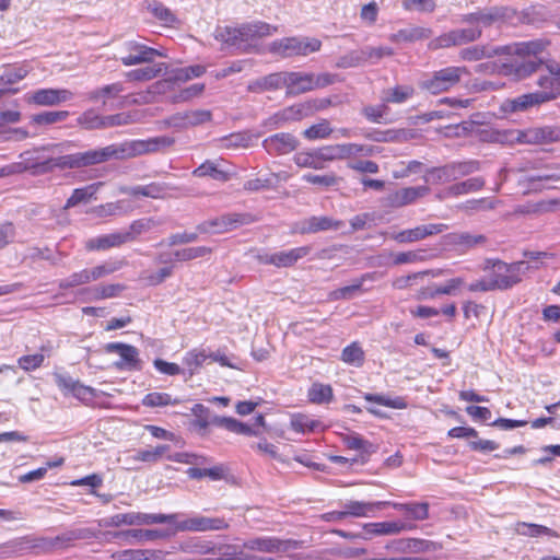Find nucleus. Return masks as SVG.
Segmentation results:
<instances>
[{
  "label": "nucleus",
  "mask_w": 560,
  "mask_h": 560,
  "mask_svg": "<svg viewBox=\"0 0 560 560\" xmlns=\"http://www.w3.org/2000/svg\"><path fill=\"white\" fill-rule=\"evenodd\" d=\"M175 143L174 138L160 136L148 140H133L104 148L92 149L84 152L60 155L56 158L57 168H82L107 162L109 160H126L138 155L156 152L170 148Z\"/></svg>",
  "instance_id": "1"
},
{
  "label": "nucleus",
  "mask_w": 560,
  "mask_h": 560,
  "mask_svg": "<svg viewBox=\"0 0 560 560\" xmlns=\"http://www.w3.org/2000/svg\"><path fill=\"white\" fill-rule=\"evenodd\" d=\"M505 47L510 49L504 55L511 56V59L500 65L499 74L521 81L537 72L544 65L538 57V54L546 48V43L541 39L516 43Z\"/></svg>",
  "instance_id": "2"
},
{
  "label": "nucleus",
  "mask_w": 560,
  "mask_h": 560,
  "mask_svg": "<svg viewBox=\"0 0 560 560\" xmlns=\"http://www.w3.org/2000/svg\"><path fill=\"white\" fill-rule=\"evenodd\" d=\"M481 269L487 273L493 291H505L522 281V275L529 269V266L523 260L508 264L498 258H487Z\"/></svg>",
  "instance_id": "3"
},
{
  "label": "nucleus",
  "mask_w": 560,
  "mask_h": 560,
  "mask_svg": "<svg viewBox=\"0 0 560 560\" xmlns=\"http://www.w3.org/2000/svg\"><path fill=\"white\" fill-rule=\"evenodd\" d=\"M275 32H277L276 26H271L268 23L257 21L243 24L240 27H217L214 37L215 39L229 46L241 48L243 44L247 43L248 40L269 36Z\"/></svg>",
  "instance_id": "4"
},
{
  "label": "nucleus",
  "mask_w": 560,
  "mask_h": 560,
  "mask_svg": "<svg viewBox=\"0 0 560 560\" xmlns=\"http://www.w3.org/2000/svg\"><path fill=\"white\" fill-rule=\"evenodd\" d=\"M515 16V11L505 5H492L478 8L476 11L465 13L460 16L463 24L471 25V30H478L483 33L487 27H501Z\"/></svg>",
  "instance_id": "5"
},
{
  "label": "nucleus",
  "mask_w": 560,
  "mask_h": 560,
  "mask_svg": "<svg viewBox=\"0 0 560 560\" xmlns=\"http://www.w3.org/2000/svg\"><path fill=\"white\" fill-rule=\"evenodd\" d=\"M468 73L466 67L450 66L432 72L420 81L419 88L432 95H439L455 88L462 78Z\"/></svg>",
  "instance_id": "6"
},
{
  "label": "nucleus",
  "mask_w": 560,
  "mask_h": 560,
  "mask_svg": "<svg viewBox=\"0 0 560 560\" xmlns=\"http://www.w3.org/2000/svg\"><path fill=\"white\" fill-rule=\"evenodd\" d=\"M322 42L310 37H285L277 39L270 44L269 50L282 58L294 56H307L311 52L318 51Z\"/></svg>",
  "instance_id": "7"
},
{
  "label": "nucleus",
  "mask_w": 560,
  "mask_h": 560,
  "mask_svg": "<svg viewBox=\"0 0 560 560\" xmlns=\"http://www.w3.org/2000/svg\"><path fill=\"white\" fill-rule=\"evenodd\" d=\"M252 222L253 217L249 213H225L199 223L196 230L201 234H223Z\"/></svg>",
  "instance_id": "8"
},
{
  "label": "nucleus",
  "mask_w": 560,
  "mask_h": 560,
  "mask_svg": "<svg viewBox=\"0 0 560 560\" xmlns=\"http://www.w3.org/2000/svg\"><path fill=\"white\" fill-rule=\"evenodd\" d=\"M177 514H150L141 512H128L109 516L104 520L105 526L119 527L121 525H151L175 523Z\"/></svg>",
  "instance_id": "9"
},
{
  "label": "nucleus",
  "mask_w": 560,
  "mask_h": 560,
  "mask_svg": "<svg viewBox=\"0 0 560 560\" xmlns=\"http://www.w3.org/2000/svg\"><path fill=\"white\" fill-rule=\"evenodd\" d=\"M104 349L107 353L119 354L120 360L114 363L116 369L121 371H140L142 369L139 350L135 346L122 342H109L105 345Z\"/></svg>",
  "instance_id": "10"
},
{
  "label": "nucleus",
  "mask_w": 560,
  "mask_h": 560,
  "mask_svg": "<svg viewBox=\"0 0 560 560\" xmlns=\"http://www.w3.org/2000/svg\"><path fill=\"white\" fill-rule=\"evenodd\" d=\"M373 149L358 143L330 144L320 148L319 155L324 163L336 160H346L357 155H371Z\"/></svg>",
  "instance_id": "11"
},
{
  "label": "nucleus",
  "mask_w": 560,
  "mask_h": 560,
  "mask_svg": "<svg viewBox=\"0 0 560 560\" xmlns=\"http://www.w3.org/2000/svg\"><path fill=\"white\" fill-rule=\"evenodd\" d=\"M176 532H208L222 530L229 527V523L223 517H209L195 515L187 520L175 522Z\"/></svg>",
  "instance_id": "12"
},
{
  "label": "nucleus",
  "mask_w": 560,
  "mask_h": 560,
  "mask_svg": "<svg viewBox=\"0 0 560 560\" xmlns=\"http://www.w3.org/2000/svg\"><path fill=\"white\" fill-rule=\"evenodd\" d=\"M311 250V246H301L273 254L258 255L257 258L261 264L272 265L278 268H288L292 267L300 259L306 257Z\"/></svg>",
  "instance_id": "13"
},
{
  "label": "nucleus",
  "mask_w": 560,
  "mask_h": 560,
  "mask_svg": "<svg viewBox=\"0 0 560 560\" xmlns=\"http://www.w3.org/2000/svg\"><path fill=\"white\" fill-rule=\"evenodd\" d=\"M74 94L67 89H39L25 94L28 104L38 106H56L73 98Z\"/></svg>",
  "instance_id": "14"
},
{
  "label": "nucleus",
  "mask_w": 560,
  "mask_h": 560,
  "mask_svg": "<svg viewBox=\"0 0 560 560\" xmlns=\"http://www.w3.org/2000/svg\"><path fill=\"white\" fill-rule=\"evenodd\" d=\"M126 48L128 50V55L120 58L122 65L126 67L151 63L155 57H165L162 51L138 42L127 43Z\"/></svg>",
  "instance_id": "15"
},
{
  "label": "nucleus",
  "mask_w": 560,
  "mask_h": 560,
  "mask_svg": "<svg viewBox=\"0 0 560 560\" xmlns=\"http://www.w3.org/2000/svg\"><path fill=\"white\" fill-rule=\"evenodd\" d=\"M305 108L306 107H304L303 103L288 106L267 118L264 121V126L269 130H275L285 126L287 124L300 121L307 118Z\"/></svg>",
  "instance_id": "16"
},
{
  "label": "nucleus",
  "mask_w": 560,
  "mask_h": 560,
  "mask_svg": "<svg viewBox=\"0 0 560 560\" xmlns=\"http://www.w3.org/2000/svg\"><path fill=\"white\" fill-rule=\"evenodd\" d=\"M299 144L296 137L289 132H279L262 141L264 149L275 156L289 154L296 150Z\"/></svg>",
  "instance_id": "17"
},
{
  "label": "nucleus",
  "mask_w": 560,
  "mask_h": 560,
  "mask_svg": "<svg viewBox=\"0 0 560 560\" xmlns=\"http://www.w3.org/2000/svg\"><path fill=\"white\" fill-rule=\"evenodd\" d=\"M447 230V225L443 223H430L416 226L395 233L392 238L398 243H413L424 240L428 236L436 235Z\"/></svg>",
  "instance_id": "18"
},
{
  "label": "nucleus",
  "mask_w": 560,
  "mask_h": 560,
  "mask_svg": "<svg viewBox=\"0 0 560 560\" xmlns=\"http://www.w3.org/2000/svg\"><path fill=\"white\" fill-rule=\"evenodd\" d=\"M298 546L299 542L295 540H281L275 537L254 538L245 544L246 548L262 552H285L296 549Z\"/></svg>",
  "instance_id": "19"
},
{
  "label": "nucleus",
  "mask_w": 560,
  "mask_h": 560,
  "mask_svg": "<svg viewBox=\"0 0 560 560\" xmlns=\"http://www.w3.org/2000/svg\"><path fill=\"white\" fill-rule=\"evenodd\" d=\"M343 223L329 217H311L296 224L300 234H314L322 231L339 230Z\"/></svg>",
  "instance_id": "20"
},
{
  "label": "nucleus",
  "mask_w": 560,
  "mask_h": 560,
  "mask_svg": "<svg viewBox=\"0 0 560 560\" xmlns=\"http://www.w3.org/2000/svg\"><path fill=\"white\" fill-rule=\"evenodd\" d=\"M518 141L524 143H551L560 141V127L532 128L518 136Z\"/></svg>",
  "instance_id": "21"
},
{
  "label": "nucleus",
  "mask_w": 560,
  "mask_h": 560,
  "mask_svg": "<svg viewBox=\"0 0 560 560\" xmlns=\"http://www.w3.org/2000/svg\"><path fill=\"white\" fill-rule=\"evenodd\" d=\"M509 47L504 46L491 47L489 45H474L460 49L459 58L465 61H478L485 58L503 55L505 51H509Z\"/></svg>",
  "instance_id": "22"
},
{
  "label": "nucleus",
  "mask_w": 560,
  "mask_h": 560,
  "mask_svg": "<svg viewBox=\"0 0 560 560\" xmlns=\"http://www.w3.org/2000/svg\"><path fill=\"white\" fill-rule=\"evenodd\" d=\"M446 245L458 247L462 250L471 249L478 245H483L487 241L485 235L470 234L468 232H454L444 236Z\"/></svg>",
  "instance_id": "23"
},
{
  "label": "nucleus",
  "mask_w": 560,
  "mask_h": 560,
  "mask_svg": "<svg viewBox=\"0 0 560 560\" xmlns=\"http://www.w3.org/2000/svg\"><path fill=\"white\" fill-rule=\"evenodd\" d=\"M287 81V95L295 96L313 91L311 72L288 71Z\"/></svg>",
  "instance_id": "24"
},
{
  "label": "nucleus",
  "mask_w": 560,
  "mask_h": 560,
  "mask_svg": "<svg viewBox=\"0 0 560 560\" xmlns=\"http://www.w3.org/2000/svg\"><path fill=\"white\" fill-rule=\"evenodd\" d=\"M128 243L124 231L101 235L86 241L85 248L88 250H106L112 247H119Z\"/></svg>",
  "instance_id": "25"
},
{
  "label": "nucleus",
  "mask_w": 560,
  "mask_h": 560,
  "mask_svg": "<svg viewBox=\"0 0 560 560\" xmlns=\"http://www.w3.org/2000/svg\"><path fill=\"white\" fill-rule=\"evenodd\" d=\"M433 31L430 27L411 26L401 28L398 32L390 34L388 39L392 43H415L418 40L428 39L432 36Z\"/></svg>",
  "instance_id": "26"
},
{
  "label": "nucleus",
  "mask_w": 560,
  "mask_h": 560,
  "mask_svg": "<svg viewBox=\"0 0 560 560\" xmlns=\"http://www.w3.org/2000/svg\"><path fill=\"white\" fill-rule=\"evenodd\" d=\"M430 191L428 186L406 187L395 191L390 196V202L395 207L412 203L418 198L424 197Z\"/></svg>",
  "instance_id": "27"
},
{
  "label": "nucleus",
  "mask_w": 560,
  "mask_h": 560,
  "mask_svg": "<svg viewBox=\"0 0 560 560\" xmlns=\"http://www.w3.org/2000/svg\"><path fill=\"white\" fill-rule=\"evenodd\" d=\"M176 533L170 529H128L119 532L115 537H124L126 539L133 538L139 541H151L167 538Z\"/></svg>",
  "instance_id": "28"
},
{
  "label": "nucleus",
  "mask_w": 560,
  "mask_h": 560,
  "mask_svg": "<svg viewBox=\"0 0 560 560\" xmlns=\"http://www.w3.org/2000/svg\"><path fill=\"white\" fill-rule=\"evenodd\" d=\"M389 502H360L349 501L345 504V513L347 516L365 517L371 516L375 511L388 505Z\"/></svg>",
  "instance_id": "29"
},
{
  "label": "nucleus",
  "mask_w": 560,
  "mask_h": 560,
  "mask_svg": "<svg viewBox=\"0 0 560 560\" xmlns=\"http://www.w3.org/2000/svg\"><path fill=\"white\" fill-rule=\"evenodd\" d=\"M409 528L410 526L402 522H380L363 525V529L369 535H396Z\"/></svg>",
  "instance_id": "30"
},
{
  "label": "nucleus",
  "mask_w": 560,
  "mask_h": 560,
  "mask_svg": "<svg viewBox=\"0 0 560 560\" xmlns=\"http://www.w3.org/2000/svg\"><path fill=\"white\" fill-rule=\"evenodd\" d=\"M547 95L540 94L539 91L526 93L520 95L510 101V105L513 112H522L526 110L530 107L539 106L541 104L548 103Z\"/></svg>",
  "instance_id": "31"
},
{
  "label": "nucleus",
  "mask_w": 560,
  "mask_h": 560,
  "mask_svg": "<svg viewBox=\"0 0 560 560\" xmlns=\"http://www.w3.org/2000/svg\"><path fill=\"white\" fill-rule=\"evenodd\" d=\"M23 172H30L33 176L45 175L54 172L57 168L56 158H48L44 161H36L31 158H25L21 163Z\"/></svg>",
  "instance_id": "32"
},
{
  "label": "nucleus",
  "mask_w": 560,
  "mask_h": 560,
  "mask_svg": "<svg viewBox=\"0 0 560 560\" xmlns=\"http://www.w3.org/2000/svg\"><path fill=\"white\" fill-rule=\"evenodd\" d=\"M485 179L482 177H471L464 182H459L451 185L445 190V194L448 196H460L469 192H476L481 190L485 187Z\"/></svg>",
  "instance_id": "33"
},
{
  "label": "nucleus",
  "mask_w": 560,
  "mask_h": 560,
  "mask_svg": "<svg viewBox=\"0 0 560 560\" xmlns=\"http://www.w3.org/2000/svg\"><path fill=\"white\" fill-rule=\"evenodd\" d=\"M166 69V63L160 62L131 70L126 73V77L129 81H149L164 73Z\"/></svg>",
  "instance_id": "34"
},
{
  "label": "nucleus",
  "mask_w": 560,
  "mask_h": 560,
  "mask_svg": "<svg viewBox=\"0 0 560 560\" xmlns=\"http://www.w3.org/2000/svg\"><path fill=\"white\" fill-rule=\"evenodd\" d=\"M148 11L163 25L172 27L178 23L176 15L162 2L152 0L148 2Z\"/></svg>",
  "instance_id": "35"
},
{
  "label": "nucleus",
  "mask_w": 560,
  "mask_h": 560,
  "mask_svg": "<svg viewBox=\"0 0 560 560\" xmlns=\"http://www.w3.org/2000/svg\"><path fill=\"white\" fill-rule=\"evenodd\" d=\"M319 153L320 148L312 151L298 152L293 156V160L299 167L323 170L325 167V163Z\"/></svg>",
  "instance_id": "36"
},
{
  "label": "nucleus",
  "mask_w": 560,
  "mask_h": 560,
  "mask_svg": "<svg viewBox=\"0 0 560 560\" xmlns=\"http://www.w3.org/2000/svg\"><path fill=\"white\" fill-rule=\"evenodd\" d=\"M122 91V83L115 82L89 92L88 97L93 102L101 101L105 105L108 100L116 98Z\"/></svg>",
  "instance_id": "37"
},
{
  "label": "nucleus",
  "mask_w": 560,
  "mask_h": 560,
  "mask_svg": "<svg viewBox=\"0 0 560 560\" xmlns=\"http://www.w3.org/2000/svg\"><path fill=\"white\" fill-rule=\"evenodd\" d=\"M101 185L102 183H95L82 188L74 189L72 195L67 199L63 209L68 210L70 208L78 206L81 202H86L88 200L94 197Z\"/></svg>",
  "instance_id": "38"
},
{
  "label": "nucleus",
  "mask_w": 560,
  "mask_h": 560,
  "mask_svg": "<svg viewBox=\"0 0 560 560\" xmlns=\"http://www.w3.org/2000/svg\"><path fill=\"white\" fill-rule=\"evenodd\" d=\"M415 94V89L410 85H397L383 92L382 101L386 104H400L406 102Z\"/></svg>",
  "instance_id": "39"
},
{
  "label": "nucleus",
  "mask_w": 560,
  "mask_h": 560,
  "mask_svg": "<svg viewBox=\"0 0 560 560\" xmlns=\"http://www.w3.org/2000/svg\"><path fill=\"white\" fill-rule=\"evenodd\" d=\"M28 72L30 68L26 65L4 66L0 73V84H14L23 80L28 74Z\"/></svg>",
  "instance_id": "40"
},
{
  "label": "nucleus",
  "mask_w": 560,
  "mask_h": 560,
  "mask_svg": "<svg viewBox=\"0 0 560 560\" xmlns=\"http://www.w3.org/2000/svg\"><path fill=\"white\" fill-rule=\"evenodd\" d=\"M158 225V222L152 218H143L133 221L128 230L124 231L127 242H133L138 238L142 233L149 232Z\"/></svg>",
  "instance_id": "41"
},
{
  "label": "nucleus",
  "mask_w": 560,
  "mask_h": 560,
  "mask_svg": "<svg viewBox=\"0 0 560 560\" xmlns=\"http://www.w3.org/2000/svg\"><path fill=\"white\" fill-rule=\"evenodd\" d=\"M537 85L540 88V94L547 95V102H551L560 96V82L557 78L549 74L540 75L537 80Z\"/></svg>",
  "instance_id": "42"
},
{
  "label": "nucleus",
  "mask_w": 560,
  "mask_h": 560,
  "mask_svg": "<svg viewBox=\"0 0 560 560\" xmlns=\"http://www.w3.org/2000/svg\"><path fill=\"white\" fill-rule=\"evenodd\" d=\"M166 184L151 183L145 186H136L128 190L132 196H143L150 198H163L167 190Z\"/></svg>",
  "instance_id": "43"
},
{
  "label": "nucleus",
  "mask_w": 560,
  "mask_h": 560,
  "mask_svg": "<svg viewBox=\"0 0 560 560\" xmlns=\"http://www.w3.org/2000/svg\"><path fill=\"white\" fill-rule=\"evenodd\" d=\"M212 253L208 246L187 247L177 249L173 253V259L176 261H189L197 258H203Z\"/></svg>",
  "instance_id": "44"
},
{
  "label": "nucleus",
  "mask_w": 560,
  "mask_h": 560,
  "mask_svg": "<svg viewBox=\"0 0 560 560\" xmlns=\"http://www.w3.org/2000/svg\"><path fill=\"white\" fill-rule=\"evenodd\" d=\"M373 279L371 273L363 275L359 280H357L354 283L342 287L339 289H336L331 292V298L334 300H350L352 299L358 292L362 290V284L365 280Z\"/></svg>",
  "instance_id": "45"
},
{
  "label": "nucleus",
  "mask_w": 560,
  "mask_h": 560,
  "mask_svg": "<svg viewBox=\"0 0 560 560\" xmlns=\"http://www.w3.org/2000/svg\"><path fill=\"white\" fill-rule=\"evenodd\" d=\"M341 440L343 444L350 450L361 451L362 453L366 454L375 451V447L371 442L364 440L362 436L354 432L343 434Z\"/></svg>",
  "instance_id": "46"
},
{
  "label": "nucleus",
  "mask_w": 560,
  "mask_h": 560,
  "mask_svg": "<svg viewBox=\"0 0 560 560\" xmlns=\"http://www.w3.org/2000/svg\"><path fill=\"white\" fill-rule=\"evenodd\" d=\"M558 170H560L559 164H548L537 174L526 177V182L534 188H536L535 184L538 182H559L560 173L553 172Z\"/></svg>",
  "instance_id": "47"
},
{
  "label": "nucleus",
  "mask_w": 560,
  "mask_h": 560,
  "mask_svg": "<svg viewBox=\"0 0 560 560\" xmlns=\"http://www.w3.org/2000/svg\"><path fill=\"white\" fill-rule=\"evenodd\" d=\"M394 509L404 511L410 514L415 520L423 521L429 516V504L428 503H390Z\"/></svg>",
  "instance_id": "48"
},
{
  "label": "nucleus",
  "mask_w": 560,
  "mask_h": 560,
  "mask_svg": "<svg viewBox=\"0 0 560 560\" xmlns=\"http://www.w3.org/2000/svg\"><path fill=\"white\" fill-rule=\"evenodd\" d=\"M319 421L303 413H295L291 417L290 425L298 433L313 432L319 427Z\"/></svg>",
  "instance_id": "49"
},
{
  "label": "nucleus",
  "mask_w": 560,
  "mask_h": 560,
  "mask_svg": "<svg viewBox=\"0 0 560 560\" xmlns=\"http://www.w3.org/2000/svg\"><path fill=\"white\" fill-rule=\"evenodd\" d=\"M341 360L358 368L362 366L364 363V351L359 342H352L347 346L341 352Z\"/></svg>",
  "instance_id": "50"
},
{
  "label": "nucleus",
  "mask_w": 560,
  "mask_h": 560,
  "mask_svg": "<svg viewBox=\"0 0 560 560\" xmlns=\"http://www.w3.org/2000/svg\"><path fill=\"white\" fill-rule=\"evenodd\" d=\"M516 532L520 535L529 536V537H538L540 535H548L552 537H558L559 535L552 530L551 528L538 525V524H529L525 522L517 523Z\"/></svg>",
  "instance_id": "51"
},
{
  "label": "nucleus",
  "mask_w": 560,
  "mask_h": 560,
  "mask_svg": "<svg viewBox=\"0 0 560 560\" xmlns=\"http://www.w3.org/2000/svg\"><path fill=\"white\" fill-rule=\"evenodd\" d=\"M334 129L327 119H322L318 124L312 125L303 131V137L307 140L326 139L332 133Z\"/></svg>",
  "instance_id": "52"
},
{
  "label": "nucleus",
  "mask_w": 560,
  "mask_h": 560,
  "mask_svg": "<svg viewBox=\"0 0 560 560\" xmlns=\"http://www.w3.org/2000/svg\"><path fill=\"white\" fill-rule=\"evenodd\" d=\"M451 35L455 46H463L469 43H474L481 37V32L478 30L467 28H455L451 30Z\"/></svg>",
  "instance_id": "53"
},
{
  "label": "nucleus",
  "mask_w": 560,
  "mask_h": 560,
  "mask_svg": "<svg viewBox=\"0 0 560 560\" xmlns=\"http://www.w3.org/2000/svg\"><path fill=\"white\" fill-rule=\"evenodd\" d=\"M197 177H206L209 176L215 180L225 182L228 180V174L219 170L217 164L211 161H206L201 165H199L192 173Z\"/></svg>",
  "instance_id": "54"
},
{
  "label": "nucleus",
  "mask_w": 560,
  "mask_h": 560,
  "mask_svg": "<svg viewBox=\"0 0 560 560\" xmlns=\"http://www.w3.org/2000/svg\"><path fill=\"white\" fill-rule=\"evenodd\" d=\"M363 62L376 63L384 57H392L395 52L394 49L387 46L372 47L366 46L361 49Z\"/></svg>",
  "instance_id": "55"
},
{
  "label": "nucleus",
  "mask_w": 560,
  "mask_h": 560,
  "mask_svg": "<svg viewBox=\"0 0 560 560\" xmlns=\"http://www.w3.org/2000/svg\"><path fill=\"white\" fill-rule=\"evenodd\" d=\"M424 179L425 182H432L435 184L456 180L450 163L441 167H432L428 170Z\"/></svg>",
  "instance_id": "56"
},
{
  "label": "nucleus",
  "mask_w": 560,
  "mask_h": 560,
  "mask_svg": "<svg viewBox=\"0 0 560 560\" xmlns=\"http://www.w3.org/2000/svg\"><path fill=\"white\" fill-rule=\"evenodd\" d=\"M463 284H464L463 278H459V277L452 278V279L447 280L444 285L429 288L424 292V295H425V298H429V299H434L435 296L442 295V294L451 295V294H454L455 290L458 289Z\"/></svg>",
  "instance_id": "57"
},
{
  "label": "nucleus",
  "mask_w": 560,
  "mask_h": 560,
  "mask_svg": "<svg viewBox=\"0 0 560 560\" xmlns=\"http://www.w3.org/2000/svg\"><path fill=\"white\" fill-rule=\"evenodd\" d=\"M450 164L454 173L455 179L474 174L478 172L481 167L480 162L477 160L458 161L452 162Z\"/></svg>",
  "instance_id": "58"
},
{
  "label": "nucleus",
  "mask_w": 560,
  "mask_h": 560,
  "mask_svg": "<svg viewBox=\"0 0 560 560\" xmlns=\"http://www.w3.org/2000/svg\"><path fill=\"white\" fill-rule=\"evenodd\" d=\"M178 402L179 400H173L170 394L159 392L149 393L142 399V405L151 408L177 405Z\"/></svg>",
  "instance_id": "59"
},
{
  "label": "nucleus",
  "mask_w": 560,
  "mask_h": 560,
  "mask_svg": "<svg viewBox=\"0 0 560 560\" xmlns=\"http://www.w3.org/2000/svg\"><path fill=\"white\" fill-rule=\"evenodd\" d=\"M332 397V388L329 385L313 384L308 390V398L315 404L329 402Z\"/></svg>",
  "instance_id": "60"
},
{
  "label": "nucleus",
  "mask_w": 560,
  "mask_h": 560,
  "mask_svg": "<svg viewBox=\"0 0 560 560\" xmlns=\"http://www.w3.org/2000/svg\"><path fill=\"white\" fill-rule=\"evenodd\" d=\"M122 264V261H106L102 265L88 269L91 281H96L101 278L114 273L121 268Z\"/></svg>",
  "instance_id": "61"
},
{
  "label": "nucleus",
  "mask_w": 560,
  "mask_h": 560,
  "mask_svg": "<svg viewBox=\"0 0 560 560\" xmlns=\"http://www.w3.org/2000/svg\"><path fill=\"white\" fill-rule=\"evenodd\" d=\"M92 282L88 269H82L78 272H73L66 279L59 281L58 285L62 290H68L78 285L86 284Z\"/></svg>",
  "instance_id": "62"
},
{
  "label": "nucleus",
  "mask_w": 560,
  "mask_h": 560,
  "mask_svg": "<svg viewBox=\"0 0 560 560\" xmlns=\"http://www.w3.org/2000/svg\"><path fill=\"white\" fill-rule=\"evenodd\" d=\"M69 116L67 110L44 112L32 117V121L37 125H52L63 121Z\"/></svg>",
  "instance_id": "63"
},
{
  "label": "nucleus",
  "mask_w": 560,
  "mask_h": 560,
  "mask_svg": "<svg viewBox=\"0 0 560 560\" xmlns=\"http://www.w3.org/2000/svg\"><path fill=\"white\" fill-rule=\"evenodd\" d=\"M125 285L120 283L105 284L98 285L92 289L94 298L97 300L101 299H110L118 296L124 290Z\"/></svg>",
  "instance_id": "64"
}]
</instances>
